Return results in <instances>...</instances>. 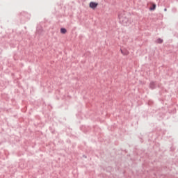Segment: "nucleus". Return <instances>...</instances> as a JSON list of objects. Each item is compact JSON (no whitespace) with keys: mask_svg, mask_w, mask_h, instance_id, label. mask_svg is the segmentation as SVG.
Returning a JSON list of instances; mask_svg holds the SVG:
<instances>
[{"mask_svg":"<svg viewBox=\"0 0 178 178\" xmlns=\"http://www.w3.org/2000/svg\"><path fill=\"white\" fill-rule=\"evenodd\" d=\"M156 42L157 44H162L163 42V40L161 39V38H159L156 40Z\"/></svg>","mask_w":178,"mask_h":178,"instance_id":"nucleus-3","label":"nucleus"},{"mask_svg":"<svg viewBox=\"0 0 178 178\" xmlns=\"http://www.w3.org/2000/svg\"><path fill=\"white\" fill-rule=\"evenodd\" d=\"M98 6V3L95 2H90L89 4V7L91 8V9H95Z\"/></svg>","mask_w":178,"mask_h":178,"instance_id":"nucleus-1","label":"nucleus"},{"mask_svg":"<svg viewBox=\"0 0 178 178\" xmlns=\"http://www.w3.org/2000/svg\"><path fill=\"white\" fill-rule=\"evenodd\" d=\"M66 32H67L66 29H64V28L60 29L61 34H66Z\"/></svg>","mask_w":178,"mask_h":178,"instance_id":"nucleus-2","label":"nucleus"},{"mask_svg":"<svg viewBox=\"0 0 178 178\" xmlns=\"http://www.w3.org/2000/svg\"><path fill=\"white\" fill-rule=\"evenodd\" d=\"M164 10H165V12H166L167 9L165 8V9H164Z\"/></svg>","mask_w":178,"mask_h":178,"instance_id":"nucleus-8","label":"nucleus"},{"mask_svg":"<svg viewBox=\"0 0 178 178\" xmlns=\"http://www.w3.org/2000/svg\"><path fill=\"white\" fill-rule=\"evenodd\" d=\"M121 54H122V55H129V52L124 53V51H123V50H121Z\"/></svg>","mask_w":178,"mask_h":178,"instance_id":"nucleus-6","label":"nucleus"},{"mask_svg":"<svg viewBox=\"0 0 178 178\" xmlns=\"http://www.w3.org/2000/svg\"><path fill=\"white\" fill-rule=\"evenodd\" d=\"M154 86H155V83L154 82H152L150 83V88H154Z\"/></svg>","mask_w":178,"mask_h":178,"instance_id":"nucleus-7","label":"nucleus"},{"mask_svg":"<svg viewBox=\"0 0 178 178\" xmlns=\"http://www.w3.org/2000/svg\"><path fill=\"white\" fill-rule=\"evenodd\" d=\"M122 24H124V26H126V23H127V22H129V19H127V18H125L124 19V20L123 21H122Z\"/></svg>","mask_w":178,"mask_h":178,"instance_id":"nucleus-4","label":"nucleus"},{"mask_svg":"<svg viewBox=\"0 0 178 178\" xmlns=\"http://www.w3.org/2000/svg\"><path fill=\"white\" fill-rule=\"evenodd\" d=\"M156 8V5L153 4V7L150 8V10H155Z\"/></svg>","mask_w":178,"mask_h":178,"instance_id":"nucleus-5","label":"nucleus"}]
</instances>
